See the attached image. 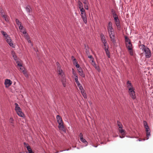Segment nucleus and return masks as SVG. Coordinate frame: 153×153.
I'll return each mask as SVG.
<instances>
[{"instance_id": "nucleus-37", "label": "nucleus", "mask_w": 153, "mask_h": 153, "mask_svg": "<svg viewBox=\"0 0 153 153\" xmlns=\"http://www.w3.org/2000/svg\"><path fill=\"white\" fill-rule=\"evenodd\" d=\"M73 63L74 65L76 64L77 63V61H76V59L75 58V59H73Z\"/></svg>"}, {"instance_id": "nucleus-18", "label": "nucleus", "mask_w": 153, "mask_h": 153, "mask_svg": "<svg viewBox=\"0 0 153 153\" xmlns=\"http://www.w3.org/2000/svg\"><path fill=\"white\" fill-rule=\"evenodd\" d=\"M77 4L79 9L83 7L82 4L80 1L78 0L77 1Z\"/></svg>"}, {"instance_id": "nucleus-29", "label": "nucleus", "mask_w": 153, "mask_h": 153, "mask_svg": "<svg viewBox=\"0 0 153 153\" xmlns=\"http://www.w3.org/2000/svg\"><path fill=\"white\" fill-rule=\"evenodd\" d=\"M64 75H62V77H63V78H64ZM62 84H63L64 87H66V84L65 83V80H64V79H63V80H62Z\"/></svg>"}, {"instance_id": "nucleus-1", "label": "nucleus", "mask_w": 153, "mask_h": 153, "mask_svg": "<svg viewBox=\"0 0 153 153\" xmlns=\"http://www.w3.org/2000/svg\"><path fill=\"white\" fill-rule=\"evenodd\" d=\"M56 119L57 122L59 125L58 128L60 130H62L65 133L66 132V130L63 125V122L62 121L61 117L59 115H57L56 116Z\"/></svg>"}, {"instance_id": "nucleus-51", "label": "nucleus", "mask_w": 153, "mask_h": 153, "mask_svg": "<svg viewBox=\"0 0 153 153\" xmlns=\"http://www.w3.org/2000/svg\"><path fill=\"white\" fill-rule=\"evenodd\" d=\"M144 127L146 128V129H149V130H150V129L149 128V127L148 126V125L146 126H144Z\"/></svg>"}, {"instance_id": "nucleus-27", "label": "nucleus", "mask_w": 153, "mask_h": 153, "mask_svg": "<svg viewBox=\"0 0 153 153\" xmlns=\"http://www.w3.org/2000/svg\"><path fill=\"white\" fill-rule=\"evenodd\" d=\"M12 54L13 55V58L15 60H16L17 57L16 56V55L15 53L14 52H12Z\"/></svg>"}, {"instance_id": "nucleus-30", "label": "nucleus", "mask_w": 153, "mask_h": 153, "mask_svg": "<svg viewBox=\"0 0 153 153\" xmlns=\"http://www.w3.org/2000/svg\"><path fill=\"white\" fill-rule=\"evenodd\" d=\"M125 42L126 43L128 42L130 40V39L127 36H125Z\"/></svg>"}, {"instance_id": "nucleus-48", "label": "nucleus", "mask_w": 153, "mask_h": 153, "mask_svg": "<svg viewBox=\"0 0 153 153\" xmlns=\"http://www.w3.org/2000/svg\"><path fill=\"white\" fill-rule=\"evenodd\" d=\"M2 17L4 19H5L7 17H8V16L7 15H3Z\"/></svg>"}, {"instance_id": "nucleus-5", "label": "nucleus", "mask_w": 153, "mask_h": 153, "mask_svg": "<svg viewBox=\"0 0 153 153\" xmlns=\"http://www.w3.org/2000/svg\"><path fill=\"white\" fill-rule=\"evenodd\" d=\"M77 85L79 87V89L81 91V92L83 95V97L84 98H87V96L85 92V91L82 87L81 84L79 83V82H78V83H76Z\"/></svg>"}, {"instance_id": "nucleus-33", "label": "nucleus", "mask_w": 153, "mask_h": 153, "mask_svg": "<svg viewBox=\"0 0 153 153\" xmlns=\"http://www.w3.org/2000/svg\"><path fill=\"white\" fill-rule=\"evenodd\" d=\"M112 27V22H109L108 24L107 29Z\"/></svg>"}, {"instance_id": "nucleus-8", "label": "nucleus", "mask_w": 153, "mask_h": 153, "mask_svg": "<svg viewBox=\"0 0 153 153\" xmlns=\"http://www.w3.org/2000/svg\"><path fill=\"white\" fill-rule=\"evenodd\" d=\"M12 83V82L10 79H6L5 80L4 84L6 85V87H9L11 85Z\"/></svg>"}, {"instance_id": "nucleus-40", "label": "nucleus", "mask_w": 153, "mask_h": 153, "mask_svg": "<svg viewBox=\"0 0 153 153\" xmlns=\"http://www.w3.org/2000/svg\"><path fill=\"white\" fill-rule=\"evenodd\" d=\"M13 118H10V122L12 124H13Z\"/></svg>"}, {"instance_id": "nucleus-32", "label": "nucleus", "mask_w": 153, "mask_h": 153, "mask_svg": "<svg viewBox=\"0 0 153 153\" xmlns=\"http://www.w3.org/2000/svg\"><path fill=\"white\" fill-rule=\"evenodd\" d=\"M16 24L18 25H21V23L20 22L19 20L17 19H16Z\"/></svg>"}, {"instance_id": "nucleus-6", "label": "nucleus", "mask_w": 153, "mask_h": 153, "mask_svg": "<svg viewBox=\"0 0 153 153\" xmlns=\"http://www.w3.org/2000/svg\"><path fill=\"white\" fill-rule=\"evenodd\" d=\"M6 42L9 44L10 46L12 47L13 48H15V45H14L10 37V36L8 38H6Z\"/></svg>"}, {"instance_id": "nucleus-57", "label": "nucleus", "mask_w": 153, "mask_h": 153, "mask_svg": "<svg viewBox=\"0 0 153 153\" xmlns=\"http://www.w3.org/2000/svg\"><path fill=\"white\" fill-rule=\"evenodd\" d=\"M8 17H7L5 19V21L7 22H9V20H8Z\"/></svg>"}, {"instance_id": "nucleus-60", "label": "nucleus", "mask_w": 153, "mask_h": 153, "mask_svg": "<svg viewBox=\"0 0 153 153\" xmlns=\"http://www.w3.org/2000/svg\"><path fill=\"white\" fill-rule=\"evenodd\" d=\"M71 59H72V60H73V59H75V58L74 57V56H71Z\"/></svg>"}, {"instance_id": "nucleus-20", "label": "nucleus", "mask_w": 153, "mask_h": 153, "mask_svg": "<svg viewBox=\"0 0 153 153\" xmlns=\"http://www.w3.org/2000/svg\"><path fill=\"white\" fill-rule=\"evenodd\" d=\"M79 74L80 76L83 78L85 77V74L84 73L83 70L79 72Z\"/></svg>"}, {"instance_id": "nucleus-36", "label": "nucleus", "mask_w": 153, "mask_h": 153, "mask_svg": "<svg viewBox=\"0 0 153 153\" xmlns=\"http://www.w3.org/2000/svg\"><path fill=\"white\" fill-rule=\"evenodd\" d=\"M103 44H104V49H105L107 48V46L108 45L107 44V42H103Z\"/></svg>"}, {"instance_id": "nucleus-46", "label": "nucleus", "mask_w": 153, "mask_h": 153, "mask_svg": "<svg viewBox=\"0 0 153 153\" xmlns=\"http://www.w3.org/2000/svg\"><path fill=\"white\" fill-rule=\"evenodd\" d=\"M23 28V26L22 25H19V29L21 30H22Z\"/></svg>"}, {"instance_id": "nucleus-41", "label": "nucleus", "mask_w": 153, "mask_h": 153, "mask_svg": "<svg viewBox=\"0 0 153 153\" xmlns=\"http://www.w3.org/2000/svg\"><path fill=\"white\" fill-rule=\"evenodd\" d=\"M21 32L23 33L24 34H26V32L25 30V29H22V30H21Z\"/></svg>"}, {"instance_id": "nucleus-24", "label": "nucleus", "mask_w": 153, "mask_h": 153, "mask_svg": "<svg viewBox=\"0 0 153 153\" xmlns=\"http://www.w3.org/2000/svg\"><path fill=\"white\" fill-rule=\"evenodd\" d=\"M30 7L29 6L27 5L26 6L25 8L26 10V11L27 12V13L29 14L30 13Z\"/></svg>"}, {"instance_id": "nucleus-17", "label": "nucleus", "mask_w": 153, "mask_h": 153, "mask_svg": "<svg viewBox=\"0 0 153 153\" xmlns=\"http://www.w3.org/2000/svg\"><path fill=\"white\" fill-rule=\"evenodd\" d=\"M20 69L22 71V72L25 75V76H26V75H27L26 71L24 70L25 68L22 66V67H21L20 68Z\"/></svg>"}, {"instance_id": "nucleus-61", "label": "nucleus", "mask_w": 153, "mask_h": 153, "mask_svg": "<svg viewBox=\"0 0 153 153\" xmlns=\"http://www.w3.org/2000/svg\"><path fill=\"white\" fill-rule=\"evenodd\" d=\"M26 38H27V39H28V38H29V36L28 35H27L26 36Z\"/></svg>"}, {"instance_id": "nucleus-19", "label": "nucleus", "mask_w": 153, "mask_h": 153, "mask_svg": "<svg viewBox=\"0 0 153 153\" xmlns=\"http://www.w3.org/2000/svg\"><path fill=\"white\" fill-rule=\"evenodd\" d=\"M1 32L2 35L5 37V38H8V37H9V36L7 34V33L6 32H4V31H1Z\"/></svg>"}, {"instance_id": "nucleus-55", "label": "nucleus", "mask_w": 153, "mask_h": 153, "mask_svg": "<svg viewBox=\"0 0 153 153\" xmlns=\"http://www.w3.org/2000/svg\"><path fill=\"white\" fill-rule=\"evenodd\" d=\"M131 44V40L130 41H129L127 43H126V45H128L129 44Z\"/></svg>"}, {"instance_id": "nucleus-47", "label": "nucleus", "mask_w": 153, "mask_h": 153, "mask_svg": "<svg viewBox=\"0 0 153 153\" xmlns=\"http://www.w3.org/2000/svg\"><path fill=\"white\" fill-rule=\"evenodd\" d=\"M88 57L89 58H90L91 59H92V60H94V58H93L92 56V55H90L89 56H88Z\"/></svg>"}, {"instance_id": "nucleus-28", "label": "nucleus", "mask_w": 153, "mask_h": 153, "mask_svg": "<svg viewBox=\"0 0 153 153\" xmlns=\"http://www.w3.org/2000/svg\"><path fill=\"white\" fill-rule=\"evenodd\" d=\"M80 140L83 143H85L86 146L87 145L88 142L85 139L82 138V140L80 139Z\"/></svg>"}, {"instance_id": "nucleus-44", "label": "nucleus", "mask_w": 153, "mask_h": 153, "mask_svg": "<svg viewBox=\"0 0 153 153\" xmlns=\"http://www.w3.org/2000/svg\"><path fill=\"white\" fill-rule=\"evenodd\" d=\"M24 144L25 145V147H26L27 148V146H30L28 144L26 143L25 142H24Z\"/></svg>"}, {"instance_id": "nucleus-25", "label": "nucleus", "mask_w": 153, "mask_h": 153, "mask_svg": "<svg viewBox=\"0 0 153 153\" xmlns=\"http://www.w3.org/2000/svg\"><path fill=\"white\" fill-rule=\"evenodd\" d=\"M117 124L119 128H122L123 126L122 123L119 121H117Z\"/></svg>"}, {"instance_id": "nucleus-56", "label": "nucleus", "mask_w": 153, "mask_h": 153, "mask_svg": "<svg viewBox=\"0 0 153 153\" xmlns=\"http://www.w3.org/2000/svg\"><path fill=\"white\" fill-rule=\"evenodd\" d=\"M130 51L129 52L130 54L131 55H133V52L132 50H130Z\"/></svg>"}, {"instance_id": "nucleus-23", "label": "nucleus", "mask_w": 153, "mask_h": 153, "mask_svg": "<svg viewBox=\"0 0 153 153\" xmlns=\"http://www.w3.org/2000/svg\"><path fill=\"white\" fill-rule=\"evenodd\" d=\"M79 9H80V11L81 12V13L82 15H83L84 14H86L85 12V10L83 7L80 8Z\"/></svg>"}, {"instance_id": "nucleus-62", "label": "nucleus", "mask_w": 153, "mask_h": 153, "mask_svg": "<svg viewBox=\"0 0 153 153\" xmlns=\"http://www.w3.org/2000/svg\"><path fill=\"white\" fill-rule=\"evenodd\" d=\"M82 1V0H81ZM84 0H82V1H84Z\"/></svg>"}, {"instance_id": "nucleus-11", "label": "nucleus", "mask_w": 153, "mask_h": 153, "mask_svg": "<svg viewBox=\"0 0 153 153\" xmlns=\"http://www.w3.org/2000/svg\"><path fill=\"white\" fill-rule=\"evenodd\" d=\"M119 131L122 134V136L120 135V137L121 138L124 137L125 135V130L124 129L121 128L120 129H119Z\"/></svg>"}, {"instance_id": "nucleus-39", "label": "nucleus", "mask_w": 153, "mask_h": 153, "mask_svg": "<svg viewBox=\"0 0 153 153\" xmlns=\"http://www.w3.org/2000/svg\"><path fill=\"white\" fill-rule=\"evenodd\" d=\"M83 134L82 133H80L79 134V137H80V139H82V138H83Z\"/></svg>"}, {"instance_id": "nucleus-10", "label": "nucleus", "mask_w": 153, "mask_h": 153, "mask_svg": "<svg viewBox=\"0 0 153 153\" xmlns=\"http://www.w3.org/2000/svg\"><path fill=\"white\" fill-rule=\"evenodd\" d=\"M92 64L93 66L97 69V70L98 71H100V69L99 68V66H97L96 64V63L94 61V60H92Z\"/></svg>"}, {"instance_id": "nucleus-45", "label": "nucleus", "mask_w": 153, "mask_h": 153, "mask_svg": "<svg viewBox=\"0 0 153 153\" xmlns=\"http://www.w3.org/2000/svg\"><path fill=\"white\" fill-rule=\"evenodd\" d=\"M111 13H112V15H113L114 14L116 13L115 11L113 9H111Z\"/></svg>"}, {"instance_id": "nucleus-49", "label": "nucleus", "mask_w": 153, "mask_h": 153, "mask_svg": "<svg viewBox=\"0 0 153 153\" xmlns=\"http://www.w3.org/2000/svg\"><path fill=\"white\" fill-rule=\"evenodd\" d=\"M17 65L19 66V67H22V65L20 64L19 62H17Z\"/></svg>"}, {"instance_id": "nucleus-58", "label": "nucleus", "mask_w": 153, "mask_h": 153, "mask_svg": "<svg viewBox=\"0 0 153 153\" xmlns=\"http://www.w3.org/2000/svg\"><path fill=\"white\" fill-rule=\"evenodd\" d=\"M27 40L28 42L29 43H31V41L30 39L29 38H28V39H27Z\"/></svg>"}, {"instance_id": "nucleus-34", "label": "nucleus", "mask_w": 153, "mask_h": 153, "mask_svg": "<svg viewBox=\"0 0 153 153\" xmlns=\"http://www.w3.org/2000/svg\"><path fill=\"white\" fill-rule=\"evenodd\" d=\"M75 76V80L76 83H78L79 82L78 81V77L77 75L74 76Z\"/></svg>"}, {"instance_id": "nucleus-26", "label": "nucleus", "mask_w": 153, "mask_h": 153, "mask_svg": "<svg viewBox=\"0 0 153 153\" xmlns=\"http://www.w3.org/2000/svg\"><path fill=\"white\" fill-rule=\"evenodd\" d=\"M127 87L129 88V87H132V86L130 81H128L127 82Z\"/></svg>"}, {"instance_id": "nucleus-3", "label": "nucleus", "mask_w": 153, "mask_h": 153, "mask_svg": "<svg viewBox=\"0 0 153 153\" xmlns=\"http://www.w3.org/2000/svg\"><path fill=\"white\" fill-rule=\"evenodd\" d=\"M142 46H143L144 48L143 49V50L144 52L145 53V56L146 58H150L151 56V51L150 49L147 47H145V45H142Z\"/></svg>"}, {"instance_id": "nucleus-42", "label": "nucleus", "mask_w": 153, "mask_h": 153, "mask_svg": "<svg viewBox=\"0 0 153 153\" xmlns=\"http://www.w3.org/2000/svg\"><path fill=\"white\" fill-rule=\"evenodd\" d=\"M72 73L74 76L76 75L77 74H76V72H75V71L74 70L73 68H72Z\"/></svg>"}, {"instance_id": "nucleus-15", "label": "nucleus", "mask_w": 153, "mask_h": 153, "mask_svg": "<svg viewBox=\"0 0 153 153\" xmlns=\"http://www.w3.org/2000/svg\"><path fill=\"white\" fill-rule=\"evenodd\" d=\"M146 139L148 140L149 139V136L150 135V131L149 129H146Z\"/></svg>"}, {"instance_id": "nucleus-7", "label": "nucleus", "mask_w": 153, "mask_h": 153, "mask_svg": "<svg viewBox=\"0 0 153 153\" xmlns=\"http://www.w3.org/2000/svg\"><path fill=\"white\" fill-rule=\"evenodd\" d=\"M109 36L111 39V40L112 43L114 44H115L116 43V41L115 39V36L113 34V33H109Z\"/></svg>"}, {"instance_id": "nucleus-16", "label": "nucleus", "mask_w": 153, "mask_h": 153, "mask_svg": "<svg viewBox=\"0 0 153 153\" xmlns=\"http://www.w3.org/2000/svg\"><path fill=\"white\" fill-rule=\"evenodd\" d=\"M100 38L101 40L102 41V42H104L105 41V42H107L104 35L102 33L101 34Z\"/></svg>"}, {"instance_id": "nucleus-9", "label": "nucleus", "mask_w": 153, "mask_h": 153, "mask_svg": "<svg viewBox=\"0 0 153 153\" xmlns=\"http://www.w3.org/2000/svg\"><path fill=\"white\" fill-rule=\"evenodd\" d=\"M82 2L84 4V7L85 8L86 10H88V5L89 4L88 1L87 0H82Z\"/></svg>"}, {"instance_id": "nucleus-38", "label": "nucleus", "mask_w": 153, "mask_h": 153, "mask_svg": "<svg viewBox=\"0 0 153 153\" xmlns=\"http://www.w3.org/2000/svg\"><path fill=\"white\" fill-rule=\"evenodd\" d=\"M4 10L2 9H1L0 10V13H1V16H2L3 15H4Z\"/></svg>"}, {"instance_id": "nucleus-2", "label": "nucleus", "mask_w": 153, "mask_h": 153, "mask_svg": "<svg viewBox=\"0 0 153 153\" xmlns=\"http://www.w3.org/2000/svg\"><path fill=\"white\" fill-rule=\"evenodd\" d=\"M14 104L16 105L15 109L18 115L20 117H24L25 116L24 114L22 112L21 109L19 107L18 104L16 103H15Z\"/></svg>"}, {"instance_id": "nucleus-13", "label": "nucleus", "mask_w": 153, "mask_h": 153, "mask_svg": "<svg viewBox=\"0 0 153 153\" xmlns=\"http://www.w3.org/2000/svg\"><path fill=\"white\" fill-rule=\"evenodd\" d=\"M108 45L107 46V48L106 49H105V51L106 52V53L108 56V58H110V55L109 51L108 50Z\"/></svg>"}, {"instance_id": "nucleus-4", "label": "nucleus", "mask_w": 153, "mask_h": 153, "mask_svg": "<svg viewBox=\"0 0 153 153\" xmlns=\"http://www.w3.org/2000/svg\"><path fill=\"white\" fill-rule=\"evenodd\" d=\"M134 88L133 87H131L129 88V93L131 97L134 100L136 98L135 92L134 91Z\"/></svg>"}, {"instance_id": "nucleus-43", "label": "nucleus", "mask_w": 153, "mask_h": 153, "mask_svg": "<svg viewBox=\"0 0 153 153\" xmlns=\"http://www.w3.org/2000/svg\"><path fill=\"white\" fill-rule=\"evenodd\" d=\"M115 22H117L118 20H119V19H118V17H115V18H114Z\"/></svg>"}, {"instance_id": "nucleus-54", "label": "nucleus", "mask_w": 153, "mask_h": 153, "mask_svg": "<svg viewBox=\"0 0 153 153\" xmlns=\"http://www.w3.org/2000/svg\"><path fill=\"white\" fill-rule=\"evenodd\" d=\"M113 18H115V17H118V16L116 14V13H115V14H114L113 15Z\"/></svg>"}, {"instance_id": "nucleus-53", "label": "nucleus", "mask_w": 153, "mask_h": 153, "mask_svg": "<svg viewBox=\"0 0 153 153\" xmlns=\"http://www.w3.org/2000/svg\"><path fill=\"white\" fill-rule=\"evenodd\" d=\"M77 69L78 71V72L82 70V68L81 67L79 68H77Z\"/></svg>"}, {"instance_id": "nucleus-59", "label": "nucleus", "mask_w": 153, "mask_h": 153, "mask_svg": "<svg viewBox=\"0 0 153 153\" xmlns=\"http://www.w3.org/2000/svg\"><path fill=\"white\" fill-rule=\"evenodd\" d=\"M56 64L58 66V67H59V63L58 62H56Z\"/></svg>"}, {"instance_id": "nucleus-14", "label": "nucleus", "mask_w": 153, "mask_h": 153, "mask_svg": "<svg viewBox=\"0 0 153 153\" xmlns=\"http://www.w3.org/2000/svg\"><path fill=\"white\" fill-rule=\"evenodd\" d=\"M115 22L116 25L117 27L118 30H121V26L120 20H119L117 22Z\"/></svg>"}, {"instance_id": "nucleus-21", "label": "nucleus", "mask_w": 153, "mask_h": 153, "mask_svg": "<svg viewBox=\"0 0 153 153\" xmlns=\"http://www.w3.org/2000/svg\"><path fill=\"white\" fill-rule=\"evenodd\" d=\"M127 48H128L129 50H132V44H129L128 45H126Z\"/></svg>"}, {"instance_id": "nucleus-50", "label": "nucleus", "mask_w": 153, "mask_h": 153, "mask_svg": "<svg viewBox=\"0 0 153 153\" xmlns=\"http://www.w3.org/2000/svg\"><path fill=\"white\" fill-rule=\"evenodd\" d=\"M75 66L77 68H79L80 67L79 64L77 63L76 64Z\"/></svg>"}, {"instance_id": "nucleus-52", "label": "nucleus", "mask_w": 153, "mask_h": 153, "mask_svg": "<svg viewBox=\"0 0 153 153\" xmlns=\"http://www.w3.org/2000/svg\"><path fill=\"white\" fill-rule=\"evenodd\" d=\"M143 123H144V126H145L146 125H148L146 121H143Z\"/></svg>"}, {"instance_id": "nucleus-31", "label": "nucleus", "mask_w": 153, "mask_h": 153, "mask_svg": "<svg viewBox=\"0 0 153 153\" xmlns=\"http://www.w3.org/2000/svg\"><path fill=\"white\" fill-rule=\"evenodd\" d=\"M108 32L109 34V33H112V32H113V27L108 28Z\"/></svg>"}, {"instance_id": "nucleus-35", "label": "nucleus", "mask_w": 153, "mask_h": 153, "mask_svg": "<svg viewBox=\"0 0 153 153\" xmlns=\"http://www.w3.org/2000/svg\"><path fill=\"white\" fill-rule=\"evenodd\" d=\"M60 68H61L60 67H57L58 70H59L58 71V74L59 75L61 74L62 72V70L60 69Z\"/></svg>"}, {"instance_id": "nucleus-22", "label": "nucleus", "mask_w": 153, "mask_h": 153, "mask_svg": "<svg viewBox=\"0 0 153 153\" xmlns=\"http://www.w3.org/2000/svg\"><path fill=\"white\" fill-rule=\"evenodd\" d=\"M27 149L29 153H34L31 149L30 146H28L27 147Z\"/></svg>"}, {"instance_id": "nucleus-12", "label": "nucleus", "mask_w": 153, "mask_h": 153, "mask_svg": "<svg viewBox=\"0 0 153 153\" xmlns=\"http://www.w3.org/2000/svg\"><path fill=\"white\" fill-rule=\"evenodd\" d=\"M81 17L83 20V22L85 24H86L87 23V19L86 16V14H84L83 15H82Z\"/></svg>"}]
</instances>
